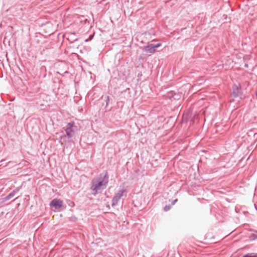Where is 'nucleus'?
<instances>
[{
    "label": "nucleus",
    "instance_id": "obj_1",
    "mask_svg": "<svg viewBox=\"0 0 257 257\" xmlns=\"http://www.w3.org/2000/svg\"><path fill=\"white\" fill-rule=\"evenodd\" d=\"M108 177L106 174L103 176L102 180L94 181L92 183L91 189L97 192L98 190L104 188L108 183Z\"/></svg>",
    "mask_w": 257,
    "mask_h": 257
},
{
    "label": "nucleus",
    "instance_id": "obj_2",
    "mask_svg": "<svg viewBox=\"0 0 257 257\" xmlns=\"http://www.w3.org/2000/svg\"><path fill=\"white\" fill-rule=\"evenodd\" d=\"M77 126L75 125L73 121L70 122L65 127V131L68 138H71L73 136L75 132L77 131Z\"/></svg>",
    "mask_w": 257,
    "mask_h": 257
},
{
    "label": "nucleus",
    "instance_id": "obj_3",
    "mask_svg": "<svg viewBox=\"0 0 257 257\" xmlns=\"http://www.w3.org/2000/svg\"><path fill=\"white\" fill-rule=\"evenodd\" d=\"M63 201L60 199H54L50 203V206L53 210L59 209L62 206Z\"/></svg>",
    "mask_w": 257,
    "mask_h": 257
},
{
    "label": "nucleus",
    "instance_id": "obj_4",
    "mask_svg": "<svg viewBox=\"0 0 257 257\" xmlns=\"http://www.w3.org/2000/svg\"><path fill=\"white\" fill-rule=\"evenodd\" d=\"M161 45V43H158L157 44H148L145 47V51L147 53H154L156 51V49L159 47Z\"/></svg>",
    "mask_w": 257,
    "mask_h": 257
},
{
    "label": "nucleus",
    "instance_id": "obj_5",
    "mask_svg": "<svg viewBox=\"0 0 257 257\" xmlns=\"http://www.w3.org/2000/svg\"><path fill=\"white\" fill-rule=\"evenodd\" d=\"M124 192V190H119L113 197L112 200V205L114 206L116 205L121 197L123 196V194Z\"/></svg>",
    "mask_w": 257,
    "mask_h": 257
},
{
    "label": "nucleus",
    "instance_id": "obj_6",
    "mask_svg": "<svg viewBox=\"0 0 257 257\" xmlns=\"http://www.w3.org/2000/svg\"><path fill=\"white\" fill-rule=\"evenodd\" d=\"M14 195H15L14 192L11 193L9 194V195L7 197V198L10 199L11 197L14 196Z\"/></svg>",
    "mask_w": 257,
    "mask_h": 257
},
{
    "label": "nucleus",
    "instance_id": "obj_7",
    "mask_svg": "<svg viewBox=\"0 0 257 257\" xmlns=\"http://www.w3.org/2000/svg\"><path fill=\"white\" fill-rule=\"evenodd\" d=\"M170 206H166L165 207H164V210L165 211H168L169 209H170Z\"/></svg>",
    "mask_w": 257,
    "mask_h": 257
},
{
    "label": "nucleus",
    "instance_id": "obj_8",
    "mask_svg": "<svg viewBox=\"0 0 257 257\" xmlns=\"http://www.w3.org/2000/svg\"><path fill=\"white\" fill-rule=\"evenodd\" d=\"M243 257H257V256H250L249 255V254H246L245 255H244Z\"/></svg>",
    "mask_w": 257,
    "mask_h": 257
},
{
    "label": "nucleus",
    "instance_id": "obj_9",
    "mask_svg": "<svg viewBox=\"0 0 257 257\" xmlns=\"http://www.w3.org/2000/svg\"><path fill=\"white\" fill-rule=\"evenodd\" d=\"M177 201V199H175V200H174V201H173V202H172V204L173 205H174V204H175V203Z\"/></svg>",
    "mask_w": 257,
    "mask_h": 257
}]
</instances>
